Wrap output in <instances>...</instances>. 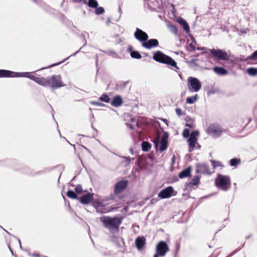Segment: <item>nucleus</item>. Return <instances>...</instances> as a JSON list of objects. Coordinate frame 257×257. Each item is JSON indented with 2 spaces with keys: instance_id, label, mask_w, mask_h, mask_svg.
Returning a JSON list of instances; mask_svg holds the SVG:
<instances>
[{
  "instance_id": "1",
  "label": "nucleus",
  "mask_w": 257,
  "mask_h": 257,
  "mask_svg": "<svg viewBox=\"0 0 257 257\" xmlns=\"http://www.w3.org/2000/svg\"><path fill=\"white\" fill-rule=\"evenodd\" d=\"M15 77H28L36 83L43 86H48L50 85L51 82L49 78H45L44 77H39L33 74L32 73L26 72L23 73H16Z\"/></svg>"
},
{
  "instance_id": "2",
  "label": "nucleus",
  "mask_w": 257,
  "mask_h": 257,
  "mask_svg": "<svg viewBox=\"0 0 257 257\" xmlns=\"http://www.w3.org/2000/svg\"><path fill=\"white\" fill-rule=\"evenodd\" d=\"M101 221L104 226L109 229H118L121 222L120 218L117 217H102L100 218Z\"/></svg>"
},
{
  "instance_id": "3",
  "label": "nucleus",
  "mask_w": 257,
  "mask_h": 257,
  "mask_svg": "<svg viewBox=\"0 0 257 257\" xmlns=\"http://www.w3.org/2000/svg\"><path fill=\"white\" fill-rule=\"evenodd\" d=\"M153 58L158 62L166 64L177 69H179L177 66L176 62L172 58L165 55L161 52L158 51L155 53Z\"/></svg>"
},
{
  "instance_id": "4",
  "label": "nucleus",
  "mask_w": 257,
  "mask_h": 257,
  "mask_svg": "<svg viewBox=\"0 0 257 257\" xmlns=\"http://www.w3.org/2000/svg\"><path fill=\"white\" fill-rule=\"evenodd\" d=\"M215 183L217 188L224 191H226L230 188V180L229 177L226 176L218 174Z\"/></svg>"
},
{
  "instance_id": "5",
  "label": "nucleus",
  "mask_w": 257,
  "mask_h": 257,
  "mask_svg": "<svg viewBox=\"0 0 257 257\" xmlns=\"http://www.w3.org/2000/svg\"><path fill=\"white\" fill-rule=\"evenodd\" d=\"M156 250V252L154 257H163L169 251V248L165 242L161 241L157 245Z\"/></svg>"
},
{
  "instance_id": "6",
  "label": "nucleus",
  "mask_w": 257,
  "mask_h": 257,
  "mask_svg": "<svg viewBox=\"0 0 257 257\" xmlns=\"http://www.w3.org/2000/svg\"><path fill=\"white\" fill-rule=\"evenodd\" d=\"M156 148H158L160 145L159 149L161 152L166 150L168 147V134L164 133L161 138L160 142L159 137L156 138L153 141Z\"/></svg>"
},
{
  "instance_id": "7",
  "label": "nucleus",
  "mask_w": 257,
  "mask_h": 257,
  "mask_svg": "<svg viewBox=\"0 0 257 257\" xmlns=\"http://www.w3.org/2000/svg\"><path fill=\"white\" fill-rule=\"evenodd\" d=\"M188 88L191 92H198L201 87V83L196 78L189 77L188 78Z\"/></svg>"
},
{
  "instance_id": "8",
  "label": "nucleus",
  "mask_w": 257,
  "mask_h": 257,
  "mask_svg": "<svg viewBox=\"0 0 257 257\" xmlns=\"http://www.w3.org/2000/svg\"><path fill=\"white\" fill-rule=\"evenodd\" d=\"M177 192L174 190L173 188L169 186L161 190L158 194V197L161 199H165L175 196Z\"/></svg>"
},
{
  "instance_id": "9",
  "label": "nucleus",
  "mask_w": 257,
  "mask_h": 257,
  "mask_svg": "<svg viewBox=\"0 0 257 257\" xmlns=\"http://www.w3.org/2000/svg\"><path fill=\"white\" fill-rule=\"evenodd\" d=\"M199 136V132L197 131L193 132L191 133L190 137L188 140L189 143V151L191 152L196 146L198 145L197 143V137Z\"/></svg>"
},
{
  "instance_id": "10",
  "label": "nucleus",
  "mask_w": 257,
  "mask_h": 257,
  "mask_svg": "<svg viewBox=\"0 0 257 257\" xmlns=\"http://www.w3.org/2000/svg\"><path fill=\"white\" fill-rule=\"evenodd\" d=\"M49 79L50 80L51 82L49 86L52 88H57L64 86L61 80V77L60 75H54L49 78Z\"/></svg>"
},
{
  "instance_id": "11",
  "label": "nucleus",
  "mask_w": 257,
  "mask_h": 257,
  "mask_svg": "<svg viewBox=\"0 0 257 257\" xmlns=\"http://www.w3.org/2000/svg\"><path fill=\"white\" fill-rule=\"evenodd\" d=\"M206 133L213 137H219L222 133V129L217 125H211L206 129Z\"/></svg>"
},
{
  "instance_id": "12",
  "label": "nucleus",
  "mask_w": 257,
  "mask_h": 257,
  "mask_svg": "<svg viewBox=\"0 0 257 257\" xmlns=\"http://www.w3.org/2000/svg\"><path fill=\"white\" fill-rule=\"evenodd\" d=\"M211 54L221 60H227L228 56L225 51L220 49H211Z\"/></svg>"
},
{
  "instance_id": "13",
  "label": "nucleus",
  "mask_w": 257,
  "mask_h": 257,
  "mask_svg": "<svg viewBox=\"0 0 257 257\" xmlns=\"http://www.w3.org/2000/svg\"><path fill=\"white\" fill-rule=\"evenodd\" d=\"M93 205L94 207L95 208L96 211L98 212H100L101 213H106L112 210L113 209H116V208H113L111 209H109L108 208H106L101 203L99 202L98 201H95L93 202Z\"/></svg>"
},
{
  "instance_id": "14",
  "label": "nucleus",
  "mask_w": 257,
  "mask_h": 257,
  "mask_svg": "<svg viewBox=\"0 0 257 257\" xmlns=\"http://www.w3.org/2000/svg\"><path fill=\"white\" fill-rule=\"evenodd\" d=\"M135 38L140 42H145L148 39V35L142 30L137 28L135 33Z\"/></svg>"
},
{
  "instance_id": "15",
  "label": "nucleus",
  "mask_w": 257,
  "mask_h": 257,
  "mask_svg": "<svg viewBox=\"0 0 257 257\" xmlns=\"http://www.w3.org/2000/svg\"><path fill=\"white\" fill-rule=\"evenodd\" d=\"M127 184L126 181L122 180L117 182L114 188L115 194H119L126 187Z\"/></svg>"
},
{
  "instance_id": "16",
  "label": "nucleus",
  "mask_w": 257,
  "mask_h": 257,
  "mask_svg": "<svg viewBox=\"0 0 257 257\" xmlns=\"http://www.w3.org/2000/svg\"><path fill=\"white\" fill-rule=\"evenodd\" d=\"M93 194L88 193L83 195L82 197L78 198L79 201L83 204H87L91 202L93 200Z\"/></svg>"
},
{
  "instance_id": "17",
  "label": "nucleus",
  "mask_w": 257,
  "mask_h": 257,
  "mask_svg": "<svg viewBox=\"0 0 257 257\" xmlns=\"http://www.w3.org/2000/svg\"><path fill=\"white\" fill-rule=\"evenodd\" d=\"M159 45L158 41L157 39H150L147 42H145L142 44V46L147 48L151 49L153 47H157Z\"/></svg>"
},
{
  "instance_id": "18",
  "label": "nucleus",
  "mask_w": 257,
  "mask_h": 257,
  "mask_svg": "<svg viewBox=\"0 0 257 257\" xmlns=\"http://www.w3.org/2000/svg\"><path fill=\"white\" fill-rule=\"evenodd\" d=\"M135 243L139 250H142L146 244V239L144 237H138L136 240Z\"/></svg>"
},
{
  "instance_id": "19",
  "label": "nucleus",
  "mask_w": 257,
  "mask_h": 257,
  "mask_svg": "<svg viewBox=\"0 0 257 257\" xmlns=\"http://www.w3.org/2000/svg\"><path fill=\"white\" fill-rule=\"evenodd\" d=\"M176 21L178 23H179L181 26H182L184 31L186 32L187 33H189L190 32V28L189 25H188L187 22L184 20L181 17H178L177 18Z\"/></svg>"
},
{
  "instance_id": "20",
  "label": "nucleus",
  "mask_w": 257,
  "mask_h": 257,
  "mask_svg": "<svg viewBox=\"0 0 257 257\" xmlns=\"http://www.w3.org/2000/svg\"><path fill=\"white\" fill-rule=\"evenodd\" d=\"M15 74L14 72L0 69V77H15Z\"/></svg>"
},
{
  "instance_id": "21",
  "label": "nucleus",
  "mask_w": 257,
  "mask_h": 257,
  "mask_svg": "<svg viewBox=\"0 0 257 257\" xmlns=\"http://www.w3.org/2000/svg\"><path fill=\"white\" fill-rule=\"evenodd\" d=\"M200 178L198 176H195L188 184L187 186L190 189H195L199 183Z\"/></svg>"
},
{
  "instance_id": "22",
  "label": "nucleus",
  "mask_w": 257,
  "mask_h": 257,
  "mask_svg": "<svg viewBox=\"0 0 257 257\" xmlns=\"http://www.w3.org/2000/svg\"><path fill=\"white\" fill-rule=\"evenodd\" d=\"M122 103V99L120 96H115L111 102V105L115 107L119 106Z\"/></svg>"
},
{
  "instance_id": "23",
  "label": "nucleus",
  "mask_w": 257,
  "mask_h": 257,
  "mask_svg": "<svg viewBox=\"0 0 257 257\" xmlns=\"http://www.w3.org/2000/svg\"><path fill=\"white\" fill-rule=\"evenodd\" d=\"M213 70L218 75H225L227 74V71L222 67H215L213 68Z\"/></svg>"
},
{
  "instance_id": "24",
  "label": "nucleus",
  "mask_w": 257,
  "mask_h": 257,
  "mask_svg": "<svg viewBox=\"0 0 257 257\" xmlns=\"http://www.w3.org/2000/svg\"><path fill=\"white\" fill-rule=\"evenodd\" d=\"M191 169L190 167H188L187 169L183 170L179 174V177L180 178H183L188 177L190 175Z\"/></svg>"
},
{
  "instance_id": "25",
  "label": "nucleus",
  "mask_w": 257,
  "mask_h": 257,
  "mask_svg": "<svg viewBox=\"0 0 257 257\" xmlns=\"http://www.w3.org/2000/svg\"><path fill=\"white\" fill-rule=\"evenodd\" d=\"M84 3L92 8H96L98 6V4L96 0H85Z\"/></svg>"
},
{
  "instance_id": "26",
  "label": "nucleus",
  "mask_w": 257,
  "mask_h": 257,
  "mask_svg": "<svg viewBox=\"0 0 257 257\" xmlns=\"http://www.w3.org/2000/svg\"><path fill=\"white\" fill-rule=\"evenodd\" d=\"M197 94L192 97H188L186 98V102L188 104H193L197 100Z\"/></svg>"
},
{
  "instance_id": "27",
  "label": "nucleus",
  "mask_w": 257,
  "mask_h": 257,
  "mask_svg": "<svg viewBox=\"0 0 257 257\" xmlns=\"http://www.w3.org/2000/svg\"><path fill=\"white\" fill-rule=\"evenodd\" d=\"M142 147L143 151L147 152L151 149V145L147 142H143Z\"/></svg>"
},
{
  "instance_id": "28",
  "label": "nucleus",
  "mask_w": 257,
  "mask_h": 257,
  "mask_svg": "<svg viewBox=\"0 0 257 257\" xmlns=\"http://www.w3.org/2000/svg\"><path fill=\"white\" fill-rule=\"evenodd\" d=\"M67 196L72 199H78V198L77 197V195L72 190H68L67 192Z\"/></svg>"
},
{
  "instance_id": "29",
  "label": "nucleus",
  "mask_w": 257,
  "mask_h": 257,
  "mask_svg": "<svg viewBox=\"0 0 257 257\" xmlns=\"http://www.w3.org/2000/svg\"><path fill=\"white\" fill-rule=\"evenodd\" d=\"M247 72L251 76H256L257 75V68H249L247 69Z\"/></svg>"
},
{
  "instance_id": "30",
  "label": "nucleus",
  "mask_w": 257,
  "mask_h": 257,
  "mask_svg": "<svg viewBox=\"0 0 257 257\" xmlns=\"http://www.w3.org/2000/svg\"><path fill=\"white\" fill-rule=\"evenodd\" d=\"M192 42L189 44L190 47H191L193 50H204V48H196L195 47V45L196 44V42H195L194 38L193 36H191Z\"/></svg>"
},
{
  "instance_id": "31",
  "label": "nucleus",
  "mask_w": 257,
  "mask_h": 257,
  "mask_svg": "<svg viewBox=\"0 0 257 257\" xmlns=\"http://www.w3.org/2000/svg\"><path fill=\"white\" fill-rule=\"evenodd\" d=\"M169 28L172 33H173L175 35H178V31L177 28L176 26L171 25L169 26Z\"/></svg>"
},
{
  "instance_id": "32",
  "label": "nucleus",
  "mask_w": 257,
  "mask_h": 257,
  "mask_svg": "<svg viewBox=\"0 0 257 257\" xmlns=\"http://www.w3.org/2000/svg\"><path fill=\"white\" fill-rule=\"evenodd\" d=\"M131 57L134 58L140 59L142 56L137 51H133L131 53Z\"/></svg>"
},
{
  "instance_id": "33",
  "label": "nucleus",
  "mask_w": 257,
  "mask_h": 257,
  "mask_svg": "<svg viewBox=\"0 0 257 257\" xmlns=\"http://www.w3.org/2000/svg\"><path fill=\"white\" fill-rule=\"evenodd\" d=\"M100 100L105 102H109L110 101V98L106 94H103L100 98Z\"/></svg>"
},
{
  "instance_id": "34",
  "label": "nucleus",
  "mask_w": 257,
  "mask_h": 257,
  "mask_svg": "<svg viewBox=\"0 0 257 257\" xmlns=\"http://www.w3.org/2000/svg\"><path fill=\"white\" fill-rule=\"evenodd\" d=\"M240 163V160L237 159H233L230 161V165L231 166H236Z\"/></svg>"
},
{
  "instance_id": "35",
  "label": "nucleus",
  "mask_w": 257,
  "mask_h": 257,
  "mask_svg": "<svg viewBox=\"0 0 257 257\" xmlns=\"http://www.w3.org/2000/svg\"><path fill=\"white\" fill-rule=\"evenodd\" d=\"M104 12V9L102 7H97L95 11V14L99 15Z\"/></svg>"
},
{
  "instance_id": "36",
  "label": "nucleus",
  "mask_w": 257,
  "mask_h": 257,
  "mask_svg": "<svg viewBox=\"0 0 257 257\" xmlns=\"http://www.w3.org/2000/svg\"><path fill=\"white\" fill-rule=\"evenodd\" d=\"M247 60H257V50L249 56Z\"/></svg>"
},
{
  "instance_id": "37",
  "label": "nucleus",
  "mask_w": 257,
  "mask_h": 257,
  "mask_svg": "<svg viewBox=\"0 0 257 257\" xmlns=\"http://www.w3.org/2000/svg\"><path fill=\"white\" fill-rule=\"evenodd\" d=\"M190 131L188 128H185L183 132L182 135L183 137L187 138L189 137Z\"/></svg>"
},
{
  "instance_id": "38",
  "label": "nucleus",
  "mask_w": 257,
  "mask_h": 257,
  "mask_svg": "<svg viewBox=\"0 0 257 257\" xmlns=\"http://www.w3.org/2000/svg\"><path fill=\"white\" fill-rule=\"evenodd\" d=\"M211 162L214 168L222 166L221 162L218 161H211Z\"/></svg>"
},
{
  "instance_id": "39",
  "label": "nucleus",
  "mask_w": 257,
  "mask_h": 257,
  "mask_svg": "<svg viewBox=\"0 0 257 257\" xmlns=\"http://www.w3.org/2000/svg\"><path fill=\"white\" fill-rule=\"evenodd\" d=\"M75 190L77 193H80L82 192V188L81 185H78L76 186Z\"/></svg>"
},
{
  "instance_id": "40",
  "label": "nucleus",
  "mask_w": 257,
  "mask_h": 257,
  "mask_svg": "<svg viewBox=\"0 0 257 257\" xmlns=\"http://www.w3.org/2000/svg\"><path fill=\"white\" fill-rule=\"evenodd\" d=\"M91 103L92 104H94V105H97V106H102L104 105V104L99 102H97V101H92V102H91Z\"/></svg>"
},
{
  "instance_id": "41",
  "label": "nucleus",
  "mask_w": 257,
  "mask_h": 257,
  "mask_svg": "<svg viewBox=\"0 0 257 257\" xmlns=\"http://www.w3.org/2000/svg\"><path fill=\"white\" fill-rule=\"evenodd\" d=\"M123 158L126 160V165L129 164L131 162V158L130 157H123Z\"/></svg>"
},
{
  "instance_id": "42",
  "label": "nucleus",
  "mask_w": 257,
  "mask_h": 257,
  "mask_svg": "<svg viewBox=\"0 0 257 257\" xmlns=\"http://www.w3.org/2000/svg\"><path fill=\"white\" fill-rule=\"evenodd\" d=\"M176 112L178 116H180L182 114V110L181 109L177 108L176 109Z\"/></svg>"
},
{
  "instance_id": "43",
  "label": "nucleus",
  "mask_w": 257,
  "mask_h": 257,
  "mask_svg": "<svg viewBox=\"0 0 257 257\" xmlns=\"http://www.w3.org/2000/svg\"><path fill=\"white\" fill-rule=\"evenodd\" d=\"M185 126H187V127H188L189 128H192V127H193V125H192V124H188V123H187V124H186L185 125Z\"/></svg>"
},
{
  "instance_id": "44",
  "label": "nucleus",
  "mask_w": 257,
  "mask_h": 257,
  "mask_svg": "<svg viewBox=\"0 0 257 257\" xmlns=\"http://www.w3.org/2000/svg\"><path fill=\"white\" fill-rule=\"evenodd\" d=\"M201 167H202V168H204V169H207V166L206 165H202V166H201Z\"/></svg>"
},
{
  "instance_id": "45",
  "label": "nucleus",
  "mask_w": 257,
  "mask_h": 257,
  "mask_svg": "<svg viewBox=\"0 0 257 257\" xmlns=\"http://www.w3.org/2000/svg\"><path fill=\"white\" fill-rule=\"evenodd\" d=\"M111 54L114 57H115L117 56L116 54L114 52H112Z\"/></svg>"
},
{
  "instance_id": "46",
  "label": "nucleus",
  "mask_w": 257,
  "mask_h": 257,
  "mask_svg": "<svg viewBox=\"0 0 257 257\" xmlns=\"http://www.w3.org/2000/svg\"><path fill=\"white\" fill-rule=\"evenodd\" d=\"M85 0H75V2H80V1H82V2H84Z\"/></svg>"
},
{
  "instance_id": "47",
  "label": "nucleus",
  "mask_w": 257,
  "mask_h": 257,
  "mask_svg": "<svg viewBox=\"0 0 257 257\" xmlns=\"http://www.w3.org/2000/svg\"><path fill=\"white\" fill-rule=\"evenodd\" d=\"M130 127L131 129H133L132 126L131 125H130Z\"/></svg>"
},
{
  "instance_id": "48",
  "label": "nucleus",
  "mask_w": 257,
  "mask_h": 257,
  "mask_svg": "<svg viewBox=\"0 0 257 257\" xmlns=\"http://www.w3.org/2000/svg\"><path fill=\"white\" fill-rule=\"evenodd\" d=\"M55 65H56V64H53V65H51V66H55Z\"/></svg>"
}]
</instances>
